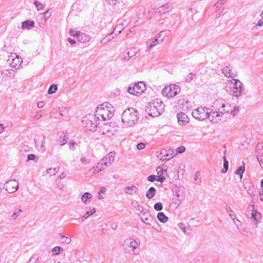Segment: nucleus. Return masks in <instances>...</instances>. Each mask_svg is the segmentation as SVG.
<instances>
[{"label": "nucleus", "mask_w": 263, "mask_h": 263, "mask_svg": "<svg viewBox=\"0 0 263 263\" xmlns=\"http://www.w3.org/2000/svg\"><path fill=\"white\" fill-rule=\"evenodd\" d=\"M224 89L226 92L233 96H239L242 89L241 82L237 79L227 80L225 82Z\"/></svg>", "instance_id": "obj_1"}, {"label": "nucleus", "mask_w": 263, "mask_h": 263, "mask_svg": "<svg viewBox=\"0 0 263 263\" xmlns=\"http://www.w3.org/2000/svg\"><path fill=\"white\" fill-rule=\"evenodd\" d=\"M98 119L106 120L110 119L114 114L112 105L108 103H105L97 107L96 110Z\"/></svg>", "instance_id": "obj_2"}, {"label": "nucleus", "mask_w": 263, "mask_h": 263, "mask_svg": "<svg viewBox=\"0 0 263 263\" xmlns=\"http://www.w3.org/2000/svg\"><path fill=\"white\" fill-rule=\"evenodd\" d=\"M138 119L137 111L133 108L124 110L122 115V121L127 126H131L137 122Z\"/></svg>", "instance_id": "obj_3"}, {"label": "nucleus", "mask_w": 263, "mask_h": 263, "mask_svg": "<svg viewBox=\"0 0 263 263\" xmlns=\"http://www.w3.org/2000/svg\"><path fill=\"white\" fill-rule=\"evenodd\" d=\"M99 120L96 115L89 114L84 117L82 122L87 130L94 131L98 127Z\"/></svg>", "instance_id": "obj_4"}, {"label": "nucleus", "mask_w": 263, "mask_h": 263, "mask_svg": "<svg viewBox=\"0 0 263 263\" xmlns=\"http://www.w3.org/2000/svg\"><path fill=\"white\" fill-rule=\"evenodd\" d=\"M226 105L224 101L222 99L216 100L212 106V114L214 116L216 114V116H220L225 112H228L229 110V107Z\"/></svg>", "instance_id": "obj_5"}, {"label": "nucleus", "mask_w": 263, "mask_h": 263, "mask_svg": "<svg viewBox=\"0 0 263 263\" xmlns=\"http://www.w3.org/2000/svg\"><path fill=\"white\" fill-rule=\"evenodd\" d=\"M180 92V88L177 85L172 84L166 86L162 90L163 97L172 98L177 96Z\"/></svg>", "instance_id": "obj_6"}, {"label": "nucleus", "mask_w": 263, "mask_h": 263, "mask_svg": "<svg viewBox=\"0 0 263 263\" xmlns=\"http://www.w3.org/2000/svg\"><path fill=\"white\" fill-rule=\"evenodd\" d=\"M146 90L145 84L143 82H139L129 87L128 91L130 94L138 96L142 94Z\"/></svg>", "instance_id": "obj_7"}, {"label": "nucleus", "mask_w": 263, "mask_h": 263, "mask_svg": "<svg viewBox=\"0 0 263 263\" xmlns=\"http://www.w3.org/2000/svg\"><path fill=\"white\" fill-rule=\"evenodd\" d=\"M8 64L12 68L19 69L21 67L23 60L22 58L15 53H11L7 60Z\"/></svg>", "instance_id": "obj_8"}, {"label": "nucleus", "mask_w": 263, "mask_h": 263, "mask_svg": "<svg viewBox=\"0 0 263 263\" xmlns=\"http://www.w3.org/2000/svg\"><path fill=\"white\" fill-rule=\"evenodd\" d=\"M160 109V105L158 101L156 102H150L148 104L146 111L148 115L152 117H156L159 115Z\"/></svg>", "instance_id": "obj_9"}, {"label": "nucleus", "mask_w": 263, "mask_h": 263, "mask_svg": "<svg viewBox=\"0 0 263 263\" xmlns=\"http://www.w3.org/2000/svg\"><path fill=\"white\" fill-rule=\"evenodd\" d=\"M3 188L9 193H14L18 189V182L15 179L10 180L4 184Z\"/></svg>", "instance_id": "obj_10"}, {"label": "nucleus", "mask_w": 263, "mask_h": 263, "mask_svg": "<svg viewBox=\"0 0 263 263\" xmlns=\"http://www.w3.org/2000/svg\"><path fill=\"white\" fill-rule=\"evenodd\" d=\"M124 28L125 27L122 24H120L116 26L114 29V30L111 33L108 34L102 40H101V43L102 44H105L109 41L111 40L115 37L114 34H115L116 35L122 32V31L124 30Z\"/></svg>", "instance_id": "obj_11"}, {"label": "nucleus", "mask_w": 263, "mask_h": 263, "mask_svg": "<svg viewBox=\"0 0 263 263\" xmlns=\"http://www.w3.org/2000/svg\"><path fill=\"white\" fill-rule=\"evenodd\" d=\"M194 118L199 120H204L209 116V112L206 108L200 107L195 110L192 113Z\"/></svg>", "instance_id": "obj_12"}, {"label": "nucleus", "mask_w": 263, "mask_h": 263, "mask_svg": "<svg viewBox=\"0 0 263 263\" xmlns=\"http://www.w3.org/2000/svg\"><path fill=\"white\" fill-rule=\"evenodd\" d=\"M158 179L157 181L163 182L167 176V168L166 166L164 165L158 166L157 169Z\"/></svg>", "instance_id": "obj_13"}, {"label": "nucleus", "mask_w": 263, "mask_h": 263, "mask_svg": "<svg viewBox=\"0 0 263 263\" xmlns=\"http://www.w3.org/2000/svg\"><path fill=\"white\" fill-rule=\"evenodd\" d=\"M138 51L135 47H130L124 51L122 55L121 60L123 62L128 61L131 58L134 57L137 53Z\"/></svg>", "instance_id": "obj_14"}, {"label": "nucleus", "mask_w": 263, "mask_h": 263, "mask_svg": "<svg viewBox=\"0 0 263 263\" xmlns=\"http://www.w3.org/2000/svg\"><path fill=\"white\" fill-rule=\"evenodd\" d=\"M44 139L43 136H38L34 138L35 147L39 151L41 152H44L45 150Z\"/></svg>", "instance_id": "obj_15"}, {"label": "nucleus", "mask_w": 263, "mask_h": 263, "mask_svg": "<svg viewBox=\"0 0 263 263\" xmlns=\"http://www.w3.org/2000/svg\"><path fill=\"white\" fill-rule=\"evenodd\" d=\"M178 123L180 125H185L189 123L190 117L186 114L181 112L177 114Z\"/></svg>", "instance_id": "obj_16"}, {"label": "nucleus", "mask_w": 263, "mask_h": 263, "mask_svg": "<svg viewBox=\"0 0 263 263\" xmlns=\"http://www.w3.org/2000/svg\"><path fill=\"white\" fill-rule=\"evenodd\" d=\"M175 155L176 154L171 149H169L168 151L163 149L160 154V159L161 160H168L173 158Z\"/></svg>", "instance_id": "obj_17"}, {"label": "nucleus", "mask_w": 263, "mask_h": 263, "mask_svg": "<svg viewBox=\"0 0 263 263\" xmlns=\"http://www.w3.org/2000/svg\"><path fill=\"white\" fill-rule=\"evenodd\" d=\"M105 159H101L95 166L92 167L93 173H98L103 170L107 165V162Z\"/></svg>", "instance_id": "obj_18"}, {"label": "nucleus", "mask_w": 263, "mask_h": 263, "mask_svg": "<svg viewBox=\"0 0 263 263\" xmlns=\"http://www.w3.org/2000/svg\"><path fill=\"white\" fill-rule=\"evenodd\" d=\"M188 103L189 101L186 98H180L177 101L176 107L178 109H183L184 106L187 107Z\"/></svg>", "instance_id": "obj_19"}, {"label": "nucleus", "mask_w": 263, "mask_h": 263, "mask_svg": "<svg viewBox=\"0 0 263 263\" xmlns=\"http://www.w3.org/2000/svg\"><path fill=\"white\" fill-rule=\"evenodd\" d=\"M34 26V23L32 21L26 20L22 24V29H30Z\"/></svg>", "instance_id": "obj_20"}, {"label": "nucleus", "mask_w": 263, "mask_h": 263, "mask_svg": "<svg viewBox=\"0 0 263 263\" xmlns=\"http://www.w3.org/2000/svg\"><path fill=\"white\" fill-rule=\"evenodd\" d=\"M257 157L260 165L263 168V146L257 150Z\"/></svg>", "instance_id": "obj_21"}, {"label": "nucleus", "mask_w": 263, "mask_h": 263, "mask_svg": "<svg viewBox=\"0 0 263 263\" xmlns=\"http://www.w3.org/2000/svg\"><path fill=\"white\" fill-rule=\"evenodd\" d=\"M171 9V6L168 4H166L162 5L160 8H159L158 12L160 14H165V13L170 11Z\"/></svg>", "instance_id": "obj_22"}, {"label": "nucleus", "mask_w": 263, "mask_h": 263, "mask_svg": "<svg viewBox=\"0 0 263 263\" xmlns=\"http://www.w3.org/2000/svg\"><path fill=\"white\" fill-rule=\"evenodd\" d=\"M115 158V154L112 152H110L106 155V156L103 158V159H105V161H107V164H111L114 162Z\"/></svg>", "instance_id": "obj_23"}, {"label": "nucleus", "mask_w": 263, "mask_h": 263, "mask_svg": "<svg viewBox=\"0 0 263 263\" xmlns=\"http://www.w3.org/2000/svg\"><path fill=\"white\" fill-rule=\"evenodd\" d=\"M137 191V187L136 186L132 185L131 186H126L125 189L126 193L130 195H133Z\"/></svg>", "instance_id": "obj_24"}, {"label": "nucleus", "mask_w": 263, "mask_h": 263, "mask_svg": "<svg viewBox=\"0 0 263 263\" xmlns=\"http://www.w3.org/2000/svg\"><path fill=\"white\" fill-rule=\"evenodd\" d=\"M222 72L228 78L232 77L234 75L229 66L224 67L222 69Z\"/></svg>", "instance_id": "obj_25"}, {"label": "nucleus", "mask_w": 263, "mask_h": 263, "mask_svg": "<svg viewBox=\"0 0 263 263\" xmlns=\"http://www.w3.org/2000/svg\"><path fill=\"white\" fill-rule=\"evenodd\" d=\"M78 39L80 41L83 43H85L87 41H88L89 40V37L87 34L83 33H79Z\"/></svg>", "instance_id": "obj_26"}, {"label": "nucleus", "mask_w": 263, "mask_h": 263, "mask_svg": "<svg viewBox=\"0 0 263 263\" xmlns=\"http://www.w3.org/2000/svg\"><path fill=\"white\" fill-rule=\"evenodd\" d=\"M157 218L161 222H165L168 219L167 217L162 212L158 213L157 215Z\"/></svg>", "instance_id": "obj_27"}, {"label": "nucleus", "mask_w": 263, "mask_h": 263, "mask_svg": "<svg viewBox=\"0 0 263 263\" xmlns=\"http://www.w3.org/2000/svg\"><path fill=\"white\" fill-rule=\"evenodd\" d=\"M155 189L154 187H151L149 189L146 193V197L148 198H151L153 197L155 195Z\"/></svg>", "instance_id": "obj_28"}, {"label": "nucleus", "mask_w": 263, "mask_h": 263, "mask_svg": "<svg viewBox=\"0 0 263 263\" xmlns=\"http://www.w3.org/2000/svg\"><path fill=\"white\" fill-rule=\"evenodd\" d=\"M92 198V195L88 192H85L82 195V201L86 203L88 199H90Z\"/></svg>", "instance_id": "obj_29"}, {"label": "nucleus", "mask_w": 263, "mask_h": 263, "mask_svg": "<svg viewBox=\"0 0 263 263\" xmlns=\"http://www.w3.org/2000/svg\"><path fill=\"white\" fill-rule=\"evenodd\" d=\"M39 258V256L37 254H34L30 257L27 263H36Z\"/></svg>", "instance_id": "obj_30"}, {"label": "nucleus", "mask_w": 263, "mask_h": 263, "mask_svg": "<svg viewBox=\"0 0 263 263\" xmlns=\"http://www.w3.org/2000/svg\"><path fill=\"white\" fill-rule=\"evenodd\" d=\"M251 216L252 218L255 221H257L259 218H260L261 217L260 214L256 210L252 211Z\"/></svg>", "instance_id": "obj_31"}, {"label": "nucleus", "mask_w": 263, "mask_h": 263, "mask_svg": "<svg viewBox=\"0 0 263 263\" xmlns=\"http://www.w3.org/2000/svg\"><path fill=\"white\" fill-rule=\"evenodd\" d=\"M223 167H224V169H223L221 172H222V173H225L227 172V170L228 169L229 163H228V161L227 160L226 157L225 156H223Z\"/></svg>", "instance_id": "obj_32"}, {"label": "nucleus", "mask_w": 263, "mask_h": 263, "mask_svg": "<svg viewBox=\"0 0 263 263\" xmlns=\"http://www.w3.org/2000/svg\"><path fill=\"white\" fill-rule=\"evenodd\" d=\"M63 249L60 247L57 246L55 247L52 250V254L53 255H58L61 253V252H63Z\"/></svg>", "instance_id": "obj_33"}, {"label": "nucleus", "mask_w": 263, "mask_h": 263, "mask_svg": "<svg viewBox=\"0 0 263 263\" xmlns=\"http://www.w3.org/2000/svg\"><path fill=\"white\" fill-rule=\"evenodd\" d=\"M95 212H96L95 209H91L90 211L87 212L85 214L84 216L82 217V219H85L87 218L88 217H89L90 216H91V215L94 214Z\"/></svg>", "instance_id": "obj_34"}, {"label": "nucleus", "mask_w": 263, "mask_h": 263, "mask_svg": "<svg viewBox=\"0 0 263 263\" xmlns=\"http://www.w3.org/2000/svg\"><path fill=\"white\" fill-rule=\"evenodd\" d=\"M60 110V114L61 116H66L68 114V110L65 107L62 106L59 108Z\"/></svg>", "instance_id": "obj_35"}, {"label": "nucleus", "mask_w": 263, "mask_h": 263, "mask_svg": "<svg viewBox=\"0 0 263 263\" xmlns=\"http://www.w3.org/2000/svg\"><path fill=\"white\" fill-rule=\"evenodd\" d=\"M22 210L21 209L18 210L13 213L12 218L13 220H15L21 214Z\"/></svg>", "instance_id": "obj_36"}, {"label": "nucleus", "mask_w": 263, "mask_h": 263, "mask_svg": "<svg viewBox=\"0 0 263 263\" xmlns=\"http://www.w3.org/2000/svg\"><path fill=\"white\" fill-rule=\"evenodd\" d=\"M38 160V157L33 154H29L27 156V161L30 160H33L34 161H37Z\"/></svg>", "instance_id": "obj_37"}, {"label": "nucleus", "mask_w": 263, "mask_h": 263, "mask_svg": "<svg viewBox=\"0 0 263 263\" xmlns=\"http://www.w3.org/2000/svg\"><path fill=\"white\" fill-rule=\"evenodd\" d=\"M245 171V166L242 165L239 167L236 172V173L240 176V178H242V174Z\"/></svg>", "instance_id": "obj_38"}, {"label": "nucleus", "mask_w": 263, "mask_h": 263, "mask_svg": "<svg viewBox=\"0 0 263 263\" xmlns=\"http://www.w3.org/2000/svg\"><path fill=\"white\" fill-rule=\"evenodd\" d=\"M34 5H35L36 9L37 10H41L43 9V6L42 4H41L39 2L36 1L34 2Z\"/></svg>", "instance_id": "obj_39"}, {"label": "nucleus", "mask_w": 263, "mask_h": 263, "mask_svg": "<svg viewBox=\"0 0 263 263\" xmlns=\"http://www.w3.org/2000/svg\"><path fill=\"white\" fill-rule=\"evenodd\" d=\"M179 196L178 194L177 195V198L173 199V202L175 205H179L181 202V200L179 198Z\"/></svg>", "instance_id": "obj_40"}, {"label": "nucleus", "mask_w": 263, "mask_h": 263, "mask_svg": "<svg viewBox=\"0 0 263 263\" xmlns=\"http://www.w3.org/2000/svg\"><path fill=\"white\" fill-rule=\"evenodd\" d=\"M80 162L83 164H87L89 162V159L86 156H83L80 159Z\"/></svg>", "instance_id": "obj_41"}, {"label": "nucleus", "mask_w": 263, "mask_h": 263, "mask_svg": "<svg viewBox=\"0 0 263 263\" xmlns=\"http://www.w3.org/2000/svg\"><path fill=\"white\" fill-rule=\"evenodd\" d=\"M185 148L184 146H181L180 147H179L177 150H176V152L175 153V154H176V155L178 154H181V153H183L184 151H185Z\"/></svg>", "instance_id": "obj_42"}, {"label": "nucleus", "mask_w": 263, "mask_h": 263, "mask_svg": "<svg viewBox=\"0 0 263 263\" xmlns=\"http://www.w3.org/2000/svg\"><path fill=\"white\" fill-rule=\"evenodd\" d=\"M154 209L156 211H161L162 209V205L160 202H158L156 203L154 205Z\"/></svg>", "instance_id": "obj_43"}, {"label": "nucleus", "mask_w": 263, "mask_h": 263, "mask_svg": "<svg viewBox=\"0 0 263 263\" xmlns=\"http://www.w3.org/2000/svg\"><path fill=\"white\" fill-rule=\"evenodd\" d=\"M106 191V189L105 187H102L101 188L100 191L98 193L99 194V198L102 199V196L101 195L102 194H104Z\"/></svg>", "instance_id": "obj_44"}, {"label": "nucleus", "mask_w": 263, "mask_h": 263, "mask_svg": "<svg viewBox=\"0 0 263 263\" xmlns=\"http://www.w3.org/2000/svg\"><path fill=\"white\" fill-rule=\"evenodd\" d=\"M157 41V39H156L155 40V41H153L152 43L147 42V50H149L152 47L155 46L156 44H154V43L156 41Z\"/></svg>", "instance_id": "obj_45"}, {"label": "nucleus", "mask_w": 263, "mask_h": 263, "mask_svg": "<svg viewBox=\"0 0 263 263\" xmlns=\"http://www.w3.org/2000/svg\"><path fill=\"white\" fill-rule=\"evenodd\" d=\"M139 246V245L138 243L134 241H131L130 242V247L133 248V249H136V248H137Z\"/></svg>", "instance_id": "obj_46"}, {"label": "nucleus", "mask_w": 263, "mask_h": 263, "mask_svg": "<svg viewBox=\"0 0 263 263\" xmlns=\"http://www.w3.org/2000/svg\"><path fill=\"white\" fill-rule=\"evenodd\" d=\"M58 89V87L55 85L50 86V94L54 93Z\"/></svg>", "instance_id": "obj_47"}, {"label": "nucleus", "mask_w": 263, "mask_h": 263, "mask_svg": "<svg viewBox=\"0 0 263 263\" xmlns=\"http://www.w3.org/2000/svg\"><path fill=\"white\" fill-rule=\"evenodd\" d=\"M145 147V144L144 143H140L137 145V148L139 150L143 149Z\"/></svg>", "instance_id": "obj_48"}, {"label": "nucleus", "mask_w": 263, "mask_h": 263, "mask_svg": "<svg viewBox=\"0 0 263 263\" xmlns=\"http://www.w3.org/2000/svg\"><path fill=\"white\" fill-rule=\"evenodd\" d=\"M156 176H155L154 175H150L147 178V180L149 182H154V181L157 180V179H156Z\"/></svg>", "instance_id": "obj_49"}, {"label": "nucleus", "mask_w": 263, "mask_h": 263, "mask_svg": "<svg viewBox=\"0 0 263 263\" xmlns=\"http://www.w3.org/2000/svg\"><path fill=\"white\" fill-rule=\"evenodd\" d=\"M70 33L71 35L78 37L80 33L78 32L76 30H70Z\"/></svg>", "instance_id": "obj_50"}, {"label": "nucleus", "mask_w": 263, "mask_h": 263, "mask_svg": "<svg viewBox=\"0 0 263 263\" xmlns=\"http://www.w3.org/2000/svg\"><path fill=\"white\" fill-rule=\"evenodd\" d=\"M44 104H45L44 102L41 101L37 103V106L38 108H41L44 106Z\"/></svg>", "instance_id": "obj_51"}, {"label": "nucleus", "mask_w": 263, "mask_h": 263, "mask_svg": "<svg viewBox=\"0 0 263 263\" xmlns=\"http://www.w3.org/2000/svg\"><path fill=\"white\" fill-rule=\"evenodd\" d=\"M195 77H196V75L195 74L191 73L189 74L188 78L190 80H192L194 78H195Z\"/></svg>", "instance_id": "obj_52"}, {"label": "nucleus", "mask_w": 263, "mask_h": 263, "mask_svg": "<svg viewBox=\"0 0 263 263\" xmlns=\"http://www.w3.org/2000/svg\"><path fill=\"white\" fill-rule=\"evenodd\" d=\"M60 179L61 180V179H63L64 178H65L66 177V174L64 173H61V174L59 175V176H58Z\"/></svg>", "instance_id": "obj_53"}, {"label": "nucleus", "mask_w": 263, "mask_h": 263, "mask_svg": "<svg viewBox=\"0 0 263 263\" xmlns=\"http://www.w3.org/2000/svg\"><path fill=\"white\" fill-rule=\"evenodd\" d=\"M66 142H67L66 139L65 138H63L62 140H61L60 144L61 145H63L65 144Z\"/></svg>", "instance_id": "obj_54"}, {"label": "nucleus", "mask_w": 263, "mask_h": 263, "mask_svg": "<svg viewBox=\"0 0 263 263\" xmlns=\"http://www.w3.org/2000/svg\"><path fill=\"white\" fill-rule=\"evenodd\" d=\"M68 41L69 43L72 45L76 43V42L73 40H72L70 38H68Z\"/></svg>", "instance_id": "obj_55"}, {"label": "nucleus", "mask_w": 263, "mask_h": 263, "mask_svg": "<svg viewBox=\"0 0 263 263\" xmlns=\"http://www.w3.org/2000/svg\"><path fill=\"white\" fill-rule=\"evenodd\" d=\"M5 127L3 126V124H0V134L3 132Z\"/></svg>", "instance_id": "obj_56"}, {"label": "nucleus", "mask_w": 263, "mask_h": 263, "mask_svg": "<svg viewBox=\"0 0 263 263\" xmlns=\"http://www.w3.org/2000/svg\"><path fill=\"white\" fill-rule=\"evenodd\" d=\"M200 176V174H199V173H196L195 174V179L196 180H197V179H199Z\"/></svg>", "instance_id": "obj_57"}, {"label": "nucleus", "mask_w": 263, "mask_h": 263, "mask_svg": "<svg viewBox=\"0 0 263 263\" xmlns=\"http://www.w3.org/2000/svg\"><path fill=\"white\" fill-rule=\"evenodd\" d=\"M260 199L263 201V190L259 193Z\"/></svg>", "instance_id": "obj_58"}, {"label": "nucleus", "mask_w": 263, "mask_h": 263, "mask_svg": "<svg viewBox=\"0 0 263 263\" xmlns=\"http://www.w3.org/2000/svg\"><path fill=\"white\" fill-rule=\"evenodd\" d=\"M41 117V114H36L34 117V119H39L40 117Z\"/></svg>", "instance_id": "obj_59"}, {"label": "nucleus", "mask_w": 263, "mask_h": 263, "mask_svg": "<svg viewBox=\"0 0 263 263\" xmlns=\"http://www.w3.org/2000/svg\"><path fill=\"white\" fill-rule=\"evenodd\" d=\"M262 24H263V21L262 20H259V21L257 23V25L260 26L262 25Z\"/></svg>", "instance_id": "obj_60"}, {"label": "nucleus", "mask_w": 263, "mask_h": 263, "mask_svg": "<svg viewBox=\"0 0 263 263\" xmlns=\"http://www.w3.org/2000/svg\"><path fill=\"white\" fill-rule=\"evenodd\" d=\"M49 169H47V170H46L44 172L43 175L48 174L49 173Z\"/></svg>", "instance_id": "obj_61"}, {"label": "nucleus", "mask_w": 263, "mask_h": 263, "mask_svg": "<svg viewBox=\"0 0 263 263\" xmlns=\"http://www.w3.org/2000/svg\"><path fill=\"white\" fill-rule=\"evenodd\" d=\"M69 145H70V147H72V148H74V145H75V143H74V142H70V143H69Z\"/></svg>", "instance_id": "obj_62"}, {"label": "nucleus", "mask_w": 263, "mask_h": 263, "mask_svg": "<svg viewBox=\"0 0 263 263\" xmlns=\"http://www.w3.org/2000/svg\"><path fill=\"white\" fill-rule=\"evenodd\" d=\"M56 171V168H53V175H55L57 173H58L59 172V170H58L56 172V173H55L54 172Z\"/></svg>", "instance_id": "obj_63"}, {"label": "nucleus", "mask_w": 263, "mask_h": 263, "mask_svg": "<svg viewBox=\"0 0 263 263\" xmlns=\"http://www.w3.org/2000/svg\"><path fill=\"white\" fill-rule=\"evenodd\" d=\"M66 241L67 243H69L71 241V239L69 238H66Z\"/></svg>", "instance_id": "obj_64"}]
</instances>
